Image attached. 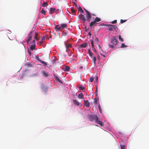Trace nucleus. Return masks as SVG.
<instances>
[{
    "label": "nucleus",
    "mask_w": 149,
    "mask_h": 149,
    "mask_svg": "<svg viewBox=\"0 0 149 149\" xmlns=\"http://www.w3.org/2000/svg\"><path fill=\"white\" fill-rule=\"evenodd\" d=\"M114 37L111 39L110 43L108 45L109 47L113 49L116 47L118 42L117 40L118 37Z\"/></svg>",
    "instance_id": "obj_1"
},
{
    "label": "nucleus",
    "mask_w": 149,
    "mask_h": 149,
    "mask_svg": "<svg viewBox=\"0 0 149 149\" xmlns=\"http://www.w3.org/2000/svg\"><path fill=\"white\" fill-rule=\"evenodd\" d=\"M88 117L89 120L91 122L94 121L95 122H97L99 119V117L95 115H88Z\"/></svg>",
    "instance_id": "obj_2"
},
{
    "label": "nucleus",
    "mask_w": 149,
    "mask_h": 149,
    "mask_svg": "<svg viewBox=\"0 0 149 149\" xmlns=\"http://www.w3.org/2000/svg\"><path fill=\"white\" fill-rule=\"evenodd\" d=\"M84 9L85 10L86 13V17L87 19V21L88 22L90 21V19L91 17V14L89 11L86 10L85 8H84Z\"/></svg>",
    "instance_id": "obj_3"
},
{
    "label": "nucleus",
    "mask_w": 149,
    "mask_h": 149,
    "mask_svg": "<svg viewBox=\"0 0 149 149\" xmlns=\"http://www.w3.org/2000/svg\"><path fill=\"white\" fill-rule=\"evenodd\" d=\"M33 31H31L30 33L28 34V39L27 40L26 42L28 44H29V42L30 40L32 39V34Z\"/></svg>",
    "instance_id": "obj_4"
},
{
    "label": "nucleus",
    "mask_w": 149,
    "mask_h": 149,
    "mask_svg": "<svg viewBox=\"0 0 149 149\" xmlns=\"http://www.w3.org/2000/svg\"><path fill=\"white\" fill-rule=\"evenodd\" d=\"M72 100L74 103V104L75 105L80 107H81V104L77 100L73 99Z\"/></svg>",
    "instance_id": "obj_5"
},
{
    "label": "nucleus",
    "mask_w": 149,
    "mask_h": 149,
    "mask_svg": "<svg viewBox=\"0 0 149 149\" xmlns=\"http://www.w3.org/2000/svg\"><path fill=\"white\" fill-rule=\"evenodd\" d=\"M104 24H101L100 25L102 26L104 25ZM106 26H107L109 28V31H112L113 30V25L110 24H104Z\"/></svg>",
    "instance_id": "obj_6"
},
{
    "label": "nucleus",
    "mask_w": 149,
    "mask_h": 149,
    "mask_svg": "<svg viewBox=\"0 0 149 149\" xmlns=\"http://www.w3.org/2000/svg\"><path fill=\"white\" fill-rule=\"evenodd\" d=\"M53 76L54 79L56 80L59 82L62 83V82L61 81V80L58 78V77L56 76L54 74H53Z\"/></svg>",
    "instance_id": "obj_7"
},
{
    "label": "nucleus",
    "mask_w": 149,
    "mask_h": 149,
    "mask_svg": "<svg viewBox=\"0 0 149 149\" xmlns=\"http://www.w3.org/2000/svg\"><path fill=\"white\" fill-rule=\"evenodd\" d=\"M80 18L81 20H82L84 23L87 20V19H86L85 18V16L83 15H80Z\"/></svg>",
    "instance_id": "obj_8"
},
{
    "label": "nucleus",
    "mask_w": 149,
    "mask_h": 149,
    "mask_svg": "<svg viewBox=\"0 0 149 149\" xmlns=\"http://www.w3.org/2000/svg\"><path fill=\"white\" fill-rule=\"evenodd\" d=\"M97 24V22L94 20L91 22L89 26L90 27L93 28V26H96Z\"/></svg>",
    "instance_id": "obj_9"
},
{
    "label": "nucleus",
    "mask_w": 149,
    "mask_h": 149,
    "mask_svg": "<svg viewBox=\"0 0 149 149\" xmlns=\"http://www.w3.org/2000/svg\"><path fill=\"white\" fill-rule=\"evenodd\" d=\"M42 75L45 77H47L49 76V74L48 72L45 71H43L42 72Z\"/></svg>",
    "instance_id": "obj_10"
},
{
    "label": "nucleus",
    "mask_w": 149,
    "mask_h": 149,
    "mask_svg": "<svg viewBox=\"0 0 149 149\" xmlns=\"http://www.w3.org/2000/svg\"><path fill=\"white\" fill-rule=\"evenodd\" d=\"M50 64L49 67L51 66L52 65H53L56 63V60L54 58H52L51 60L50 61Z\"/></svg>",
    "instance_id": "obj_11"
},
{
    "label": "nucleus",
    "mask_w": 149,
    "mask_h": 149,
    "mask_svg": "<svg viewBox=\"0 0 149 149\" xmlns=\"http://www.w3.org/2000/svg\"><path fill=\"white\" fill-rule=\"evenodd\" d=\"M61 29H66L67 27V24L65 23L62 24L61 25Z\"/></svg>",
    "instance_id": "obj_12"
},
{
    "label": "nucleus",
    "mask_w": 149,
    "mask_h": 149,
    "mask_svg": "<svg viewBox=\"0 0 149 149\" xmlns=\"http://www.w3.org/2000/svg\"><path fill=\"white\" fill-rule=\"evenodd\" d=\"M84 105L87 107H88L90 106V103L88 100L85 101L84 100Z\"/></svg>",
    "instance_id": "obj_13"
},
{
    "label": "nucleus",
    "mask_w": 149,
    "mask_h": 149,
    "mask_svg": "<svg viewBox=\"0 0 149 149\" xmlns=\"http://www.w3.org/2000/svg\"><path fill=\"white\" fill-rule=\"evenodd\" d=\"M55 10V8H52L50 9L49 13L52 14L54 13Z\"/></svg>",
    "instance_id": "obj_14"
},
{
    "label": "nucleus",
    "mask_w": 149,
    "mask_h": 149,
    "mask_svg": "<svg viewBox=\"0 0 149 149\" xmlns=\"http://www.w3.org/2000/svg\"><path fill=\"white\" fill-rule=\"evenodd\" d=\"M96 123L99 124L102 127H104V124L101 121L98 120V122Z\"/></svg>",
    "instance_id": "obj_15"
},
{
    "label": "nucleus",
    "mask_w": 149,
    "mask_h": 149,
    "mask_svg": "<svg viewBox=\"0 0 149 149\" xmlns=\"http://www.w3.org/2000/svg\"><path fill=\"white\" fill-rule=\"evenodd\" d=\"M87 45V44L86 43H85L83 44H81L80 45V47L81 48H85L86 47Z\"/></svg>",
    "instance_id": "obj_16"
},
{
    "label": "nucleus",
    "mask_w": 149,
    "mask_h": 149,
    "mask_svg": "<svg viewBox=\"0 0 149 149\" xmlns=\"http://www.w3.org/2000/svg\"><path fill=\"white\" fill-rule=\"evenodd\" d=\"M55 28L56 29L58 30L59 31H62L61 26H59L58 25H56L55 26Z\"/></svg>",
    "instance_id": "obj_17"
},
{
    "label": "nucleus",
    "mask_w": 149,
    "mask_h": 149,
    "mask_svg": "<svg viewBox=\"0 0 149 149\" xmlns=\"http://www.w3.org/2000/svg\"><path fill=\"white\" fill-rule=\"evenodd\" d=\"M48 6V4L47 2H44L42 3V6L44 7H47Z\"/></svg>",
    "instance_id": "obj_18"
},
{
    "label": "nucleus",
    "mask_w": 149,
    "mask_h": 149,
    "mask_svg": "<svg viewBox=\"0 0 149 149\" xmlns=\"http://www.w3.org/2000/svg\"><path fill=\"white\" fill-rule=\"evenodd\" d=\"M101 19L100 18H99L97 17H96L95 18L94 21L96 22H97L100 21H101Z\"/></svg>",
    "instance_id": "obj_19"
},
{
    "label": "nucleus",
    "mask_w": 149,
    "mask_h": 149,
    "mask_svg": "<svg viewBox=\"0 0 149 149\" xmlns=\"http://www.w3.org/2000/svg\"><path fill=\"white\" fill-rule=\"evenodd\" d=\"M70 69V68L68 66H65L64 70V71H68Z\"/></svg>",
    "instance_id": "obj_20"
},
{
    "label": "nucleus",
    "mask_w": 149,
    "mask_h": 149,
    "mask_svg": "<svg viewBox=\"0 0 149 149\" xmlns=\"http://www.w3.org/2000/svg\"><path fill=\"white\" fill-rule=\"evenodd\" d=\"M100 54L102 56L104 57H106L105 55H106V53L105 52H103V51H102V52H100Z\"/></svg>",
    "instance_id": "obj_21"
},
{
    "label": "nucleus",
    "mask_w": 149,
    "mask_h": 149,
    "mask_svg": "<svg viewBox=\"0 0 149 149\" xmlns=\"http://www.w3.org/2000/svg\"><path fill=\"white\" fill-rule=\"evenodd\" d=\"M65 46L66 47L67 49H67L69 48L72 47V45L70 44H67L66 43H65Z\"/></svg>",
    "instance_id": "obj_22"
},
{
    "label": "nucleus",
    "mask_w": 149,
    "mask_h": 149,
    "mask_svg": "<svg viewBox=\"0 0 149 149\" xmlns=\"http://www.w3.org/2000/svg\"><path fill=\"white\" fill-rule=\"evenodd\" d=\"M30 49L31 50H33L35 49V45H33L30 46Z\"/></svg>",
    "instance_id": "obj_23"
},
{
    "label": "nucleus",
    "mask_w": 149,
    "mask_h": 149,
    "mask_svg": "<svg viewBox=\"0 0 149 149\" xmlns=\"http://www.w3.org/2000/svg\"><path fill=\"white\" fill-rule=\"evenodd\" d=\"M84 95L82 93H80L78 95V97L79 98L82 99L83 98Z\"/></svg>",
    "instance_id": "obj_24"
},
{
    "label": "nucleus",
    "mask_w": 149,
    "mask_h": 149,
    "mask_svg": "<svg viewBox=\"0 0 149 149\" xmlns=\"http://www.w3.org/2000/svg\"><path fill=\"white\" fill-rule=\"evenodd\" d=\"M38 34L37 33H35V36L34 37V39H35L36 40H38Z\"/></svg>",
    "instance_id": "obj_25"
},
{
    "label": "nucleus",
    "mask_w": 149,
    "mask_h": 149,
    "mask_svg": "<svg viewBox=\"0 0 149 149\" xmlns=\"http://www.w3.org/2000/svg\"><path fill=\"white\" fill-rule=\"evenodd\" d=\"M78 9H79V11H80V12L83 13H84V11H83V9H82V8H81L80 7V6H79V8H78Z\"/></svg>",
    "instance_id": "obj_26"
},
{
    "label": "nucleus",
    "mask_w": 149,
    "mask_h": 149,
    "mask_svg": "<svg viewBox=\"0 0 149 149\" xmlns=\"http://www.w3.org/2000/svg\"><path fill=\"white\" fill-rule=\"evenodd\" d=\"M88 53L89 55L90 56H91V57H93V53L90 52V50L89 49H88Z\"/></svg>",
    "instance_id": "obj_27"
},
{
    "label": "nucleus",
    "mask_w": 149,
    "mask_h": 149,
    "mask_svg": "<svg viewBox=\"0 0 149 149\" xmlns=\"http://www.w3.org/2000/svg\"><path fill=\"white\" fill-rule=\"evenodd\" d=\"M113 28L116 31H117L118 30V28L117 26L115 25H113Z\"/></svg>",
    "instance_id": "obj_28"
},
{
    "label": "nucleus",
    "mask_w": 149,
    "mask_h": 149,
    "mask_svg": "<svg viewBox=\"0 0 149 149\" xmlns=\"http://www.w3.org/2000/svg\"><path fill=\"white\" fill-rule=\"evenodd\" d=\"M92 59H93V60H92L93 62L94 63H95L96 61V58L95 56H93V57L92 58Z\"/></svg>",
    "instance_id": "obj_29"
},
{
    "label": "nucleus",
    "mask_w": 149,
    "mask_h": 149,
    "mask_svg": "<svg viewBox=\"0 0 149 149\" xmlns=\"http://www.w3.org/2000/svg\"><path fill=\"white\" fill-rule=\"evenodd\" d=\"M40 62L44 64L45 66H46L47 65V63L46 62L42 61Z\"/></svg>",
    "instance_id": "obj_30"
},
{
    "label": "nucleus",
    "mask_w": 149,
    "mask_h": 149,
    "mask_svg": "<svg viewBox=\"0 0 149 149\" xmlns=\"http://www.w3.org/2000/svg\"><path fill=\"white\" fill-rule=\"evenodd\" d=\"M119 39L120 40L121 42H123V38H121V36L120 35H119V37H118Z\"/></svg>",
    "instance_id": "obj_31"
},
{
    "label": "nucleus",
    "mask_w": 149,
    "mask_h": 149,
    "mask_svg": "<svg viewBox=\"0 0 149 149\" xmlns=\"http://www.w3.org/2000/svg\"><path fill=\"white\" fill-rule=\"evenodd\" d=\"M62 33L63 36H66L68 34L67 32L64 31H63Z\"/></svg>",
    "instance_id": "obj_32"
},
{
    "label": "nucleus",
    "mask_w": 149,
    "mask_h": 149,
    "mask_svg": "<svg viewBox=\"0 0 149 149\" xmlns=\"http://www.w3.org/2000/svg\"><path fill=\"white\" fill-rule=\"evenodd\" d=\"M71 11L73 14H74V13H75V11L73 7H72L71 8Z\"/></svg>",
    "instance_id": "obj_33"
},
{
    "label": "nucleus",
    "mask_w": 149,
    "mask_h": 149,
    "mask_svg": "<svg viewBox=\"0 0 149 149\" xmlns=\"http://www.w3.org/2000/svg\"><path fill=\"white\" fill-rule=\"evenodd\" d=\"M95 42H96L97 44H98V43L99 42V40L97 37H95Z\"/></svg>",
    "instance_id": "obj_34"
},
{
    "label": "nucleus",
    "mask_w": 149,
    "mask_h": 149,
    "mask_svg": "<svg viewBox=\"0 0 149 149\" xmlns=\"http://www.w3.org/2000/svg\"><path fill=\"white\" fill-rule=\"evenodd\" d=\"M94 78L93 77H91L90 78V81L92 82L94 80Z\"/></svg>",
    "instance_id": "obj_35"
},
{
    "label": "nucleus",
    "mask_w": 149,
    "mask_h": 149,
    "mask_svg": "<svg viewBox=\"0 0 149 149\" xmlns=\"http://www.w3.org/2000/svg\"><path fill=\"white\" fill-rule=\"evenodd\" d=\"M42 13L44 15L46 14V11L44 10V9H42L41 11Z\"/></svg>",
    "instance_id": "obj_36"
},
{
    "label": "nucleus",
    "mask_w": 149,
    "mask_h": 149,
    "mask_svg": "<svg viewBox=\"0 0 149 149\" xmlns=\"http://www.w3.org/2000/svg\"><path fill=\"white\" fill-rule=\"evenodd\" d=\"M127 45H125V44L124 43H122L121 46V47L122 48H123L124 47H127Z\"/></svg>",
    "instance_id": "obj_37"
},
{
    "label": "nucleus",
    "mask_w": 149,
    "mask_h": 149,
    "mask_svg": "<svg viewBox=\"0 0 149 149\" xmlns=\"http://www.w3.org/2000/svg\"><path fill=\"white\" fill-rule=\"evenodd\" d=\"M79 89L80 90H83L85 89V88L84 87H82L81 86H80L79 87Z\"/></svg>",
    "instance_id": "obj_38"
},
{
    "label": "nucleus",
    "mask_w": 149,
    "mask_h": 149,
    "mask_svg": "<svg viewBox=\"0 0 149 149\" xmlns=\"http://www.w3.org/2000/svg\"><path fill=\"white\" fill-rule=\"evenodd\" d=\"M127 21V20H123L121 19L120 21V22L121 23H123L126 22Z\"/></svg>",
    "instance_id": "obj_39"
},
{
    "label": "nucleus",
    "mask_w": 149,
    "mask_h": 149,
    "mask_svg": "<svg viewBox=\"0 0 149 149\" xmlns=\"http://www.w3.org/2000/svg\"><path fill=\"white\" fill-rule=\"evenodd\" d=\"M121 149H124L125 146L124 145H120Z\"/></svg>",
    "instance_id": "obj_40"
},
{
    "label": "nucleus",
    "mask_w": 149,
    "mask_h": 149,
    "mask_svg": "<svg viewBox=\"0 0 149 149\" xmlns=\"http://www.w3.org/2000/svg\"><path fill=\"white\" fill-rule=\"evenodd\" d=\"M98 109H99V112H101L102 109H101V108L100 105H99V104L98 105Z\"/></svg>",
    "instance_id": "obj_41"
},
{
    "label": "nucleus",
    "mask_w": 149,
    "mask_h": 149,
    "mask_svg": "<svg viewBox=\"0 0 149 149\" xmlns=\"http://www.w3.org/2000/svg\"><path fill=\"white\" fill-rule=\"evenodd\" d=\"M97 98H95L94 99V102L96 104H97Z\"/></svg>",
    "instance_id": "obj_42"
},
{
    "label": "nucleus",
    "mask_w": 149,
    "mask_h": 149,
    "mask_svg": "<svg viewBox=\"0 0 149 149\" xmlns=\"http://www.w3.org/2000/svg\"><path fill=\"white\" fill-rule=\"evenodd\" d=\"M91 45L92 47L93 48L94 47V44H93V41L92 40L91 41Z\"/></svg>",
    "instance_id": "obj_43"
},
{
    "label": "nucleus",
    "mask_w": 149,
    "mask_h": 149,
    "mask_svg": "<svg viewBox=\"0 0 149 149\" xmlns=\"http://www.w3.org/2000/svg\"><path fill=\"white\" fill-rule=\"evenodd\" d=\"M117 22V20H114L111 23L112 24H115V23H116Z\"/></svg>",
    "instance_id": "obj_44"
},
{
    "label": "nucleus",
    "mask_w": 149,
    "mask_h": 149,
    "mask_svg": "<svg viewBox=\"0 0 149 149\" xmlns=\"http://www.w3.org/2000/svg\"><path fill=\"white\" fill-rule=\"evenodd\" d=\"M32 44L33 45H35V39H34L33 40V42H32Z\"/></svg>",
    "instance_id": "obj_45"
},
{
    "label": "nucleus",
    "mask_w": 149,
    "mask_h": 149,
    "mask_svg": "<svg viewBox=\"0 0 149 149\" xmlns=\"http://www.w3.org/2000/svg\"><path fill=\"white\" fill-rule=\"evenodd\" d=\"M93 50L96 53L97 52V51L95 49V48H93Z\"/></svg>",
    "instance_id": "obj_46"
},
{
    "label": "nucleus",
    "mask_w": 149,
    "mask_h": 149,
    "mask_svg": "<svg viewBox=\"0 0 149 149\" xmlns=\"http://www.w3.org/2000/svg\"><path fill=\"white\" fill-rule=\"evenodd\" d=\"M45 38V37L44 36H43L42 37V40H44Z\"/></svg>",
    "instance_id": "obj_47"
},
{
    "label": "nucleus",
    "mask_w": 149,
    "mask_h": 149,
    "mask_svg": "<svg viewBox=\"0 0 149 149\" xmlns=\"http://www.w3.org/2000/svg\"><path fill=\"white\" fill-rule=\"evenodd\" d=\"M37 60L39 61L40 62H41L42 61L39 58H37Z\"/></svg>",
    "instance_id": "obj_48"
},
{
    "label": "nucleus",
    "mask_w": 149,
    "mask_h": 149,
    "mask_svg": "<svg viewBox=\"0 0 149 149\" xmlns=\"http://www.w3.org/2000/svg\"><path fill=\"white\" fill-rule=\"evenodd\" d=\"M74 5L76 7H78V6H77V5L76 4V3H75V2H74Z\"/></svg>",
    "instance_id": "obj_49"
},
{
    "label": "nucleus",
    "mask_w": 149,
    "mask_h": 149,
    "mask_svg": "<svg viewBox=\"0 0 149 149\" xmlns=\"http://www.w3.org/2000/svg\"><path fill=\"white\" fill-rule=\"evenodd\" d=\"M28 52L30 55H31V52L29 51Z\"/></svg>",
    "instance_id": "obj_50"
},
{
    "label": "nucleus",
    "mask_w": 149,
    "mask_h": 149,
    "mask_svg": "<svg viewBox=\"0 0 149 149\" xmlns=\"http://www.w3.org/2000/svg\"><path fill=\"white\" fill-rule=\"evenodd\" d=\"M88 35H89V36H91V32H89L88 33Z\"/></svg>",
    "instance_id": "obj_51"
},
{
    "label": "nucleus",
    "mask_w": 149,
    "mask_h": 149,
    "mask_svg": "<svg viewBox=\"0 0 149 149\" xmlns=\"http://www.w3.org/2000/svg\"><path fill=\"white\" fill-rule=\"evenodd\" d=\"M79 68L81 69H82L83 68V67L82 66H81Z\"/></svg>",
    "instance_id": "obj_52"
},
{
    "label": "nucleus",
    "mask_w": 149,
    "mask_h": 149,
    "mask_svg": "<svg viewBox=\"0 0 149 149\" xmlns=\"http://www.w3.org/2000/svg\"><path fill=\"white\" fill-rule=\"evenodd\" d=\"M91 15H92L93 16H95V15L94 14H92Z\"/></svg>",
    "instance_id": "obj_53"
},
{
    "label": "nucleus",
    "mask_w": 149,
    "mask_h": 149,
    "mask_svg": "<svg viewBox=\"0 0 149 149\" xmlns=\"http://www.w3.org/2000/svg\"><path fill=\"white\" fill-rule=\"evenodd\" d=\"M98 46H99V47L100 48H101V47L100 46V45H98Z\"/></svg>",
    "instance_id": "obj_54"
},
{
    "label": "nucleus",
    "mask_w": 149,
    "mask_h": 149,
    "mask_svg": "<svg viewBox=\"0 0 149 149\" xmlns=\"http://www.w3.org/2000/svg\"><path fill=\"white\" fill-rule=\"evenodd\" d=\"M72 61H73L74 60V59L73 58H72Z\"/></svg>",
    "instance_id": "obj_55"
},
{
    "label": "nucleus",
    "mask_w": 149,
    "mask_h": 149,
    "mask_svg": "<svg viewBox=\"0 0 149 149\" xmlns=\"http://www.w3.org/2000/svg\"><path fill=\"white\" fill-rule=\"evenodd\" d=\"M98 79V77H97V78H96V80H97Z\"/></svg>",
    "instance_id": "obj_56"
},
{
    "label": "nucleus",
    "mask_w": 149,
    "mask_h": 149,
    "mask_svg": "<svg viewBox=\"0 0 149 149\" xmlns=\"http://www.w3.org/2000/svg\"><path fill=\"white\" fill-rule=\"evenodd\" d=\"M95 94L96 93V94H97V92H96H96H95Z\"/></svg>",
    "instance_id": "obj_57"
},
{
    "label": "nucleus",
    "mask_w": 149,
    "mask_h": 149,
    "mask_svg": "<svg viewBox=\"0 0 149 149\" xmlns=\"http://www.w3.org/2000/svg\"><path fill=\"white\" fill-rule=\"evenodd\" d=\"M95 94L96 93V94H97V92H96H96H95Z\"/></svg>",
    "instance_id": "obj_58"
},
{
    "label": "nucleus",
    "mask_w": 149,
    "mask_h": 149,
    "mask_svg": "<svg viewBox=\"0 0 149 149\" xmlns=\"http://www.w3.org/2000/svg\"><path fill=\"white\" fill-rule=\"evenodd\" d=\"M95 94L96 93V94H97V92H96H96H95Z\"/></svg>",
    "instance_id": "obj_59"
},
{
    "label": "nucleus",
    "mask_w": 149,
    "mask_h": 149,
    "mask_svg": "<svg viewBox=\"0 0 149 149\" xmlns=\"http://www.w3.org/2000/svg\"><path fill=\"white\" fill-rule=\"evenodd\" d=\"M40 42V44L42 43V42Z\"/></svg>",
    "instance_id": "obj_60"
},
{
    "label": "nucleus",
    "mask_w": 149,
    "mask_h": 149,
    "mask_svg": "<svg viewBox=\"0 0 149 149\" xmlns=\"http://www.w3.org/2000/svg\"><path fill=\"white\" fill-rule=\"evenodd\" d=\"M74 1H77V0H74Z\"/></svg>",
    "instance_id": "obj_61"
},
{
    "label": "nucleus",
    "mask_w": 149,
    "mask_h": 149,
    "mask_svg": "<svg viewBox=\"0 0 149 149\" xmlns=\"http://www.w3.org/2000/svg\"><path fill=\"white\" fill-rule=\"evenodd\" d=\"M87 30H86V31H87Z\"/></svg>",
    "instance_id": "obj_62"
}]
</instances>
